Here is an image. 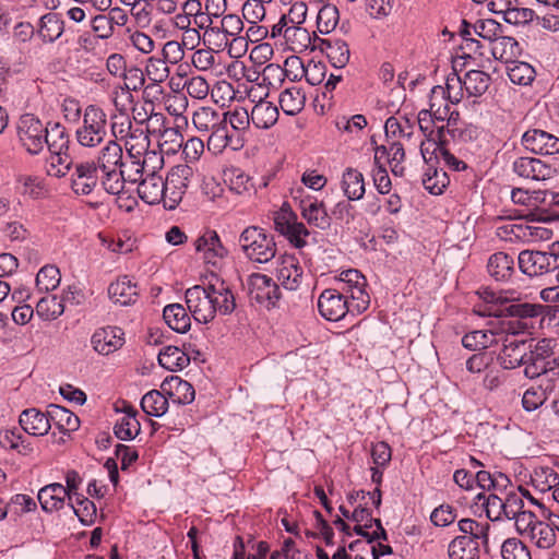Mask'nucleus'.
I'll list each match as a JSON object with an SVG mask.
<instances>
[{
  "instance_id": "nucleus-1",
  "label": "nucleus",
  "mask_w": 559,
  "mask_h": 559,
  "mask_svg": "<svg viewBox=\"0 0 559 559\" xmlns=\"http://www.w3.org/2000/svg\"><path fill=\"white\" fill-rule=\"evenodd\" d=\"M187 307L198 323H210L216 313L227 316L236 309V300L225 282L194 285L185 293Z\"/></svg>"
},
{
  "instance_id": "nucleus-2",
  "label": "nucleus",
  "mask_w": 559,
  "mask_h": 559,
  "mask_svg": "<svg viewBox=\"0 0 559 559\" xmlns=\"http://www.w3.org/2000/svg\"><path fill=\"white\" fill-rule=\"evenodd\" d=\"M44 146L47 145L51 154L48 175L63 177L70 170L73 160L69 154L70 135L64 126L59 122L46 124Z\"/></svg>"
},
{
  "instance_id": "nucleus-3",
  "label": "nucleus",
  "mask_w": 559,
  "mask_h": 559,
  "mask_svg": "<svg viewBox=\"0 0 559 559\" xmlns=\"http://www.w3.org/2000/svg\"><path fill=\"white\" fill-rule=\"evenodd\" d=\"M238 245L243 255L254 263H267L276 255L273 235L259 226H248L239 235Z\"/></svg>"
},
{
  "instance_id": "nucleus-4",
  "label": "nucleus",
  "mask_w": 559,
  "mask_h": 559,
  "mask_svg": "<svg viewBox=\"0 0 559 559\" xmlns=\"http://www.w3.org/2000/svg\"><path fill=\"white\" fill-rule=\"evenodd\" d=\"M107 136V115L95 105H88L83 112L82 124L75 131V138L84 147H95Z\"/></svg>"
},
{
  "instance_id": "nucleus-5",
  "label": "nucleus",
  "mask_w": 559,
  "mask_h": 559,
  "mask_svg": "<svg viewBox=\"0 0 559 559\" xmlns=\"http://www.w3.org/2000/svg\"><path fill=\"white\" fill-rule=\"evenodd\" d=\"M193 170L188 165L174 166L164 179V207L175 210L187 192Z\"/></svg>"
},
{
  "instance_id": "nucleus-6",
  "label": "nucleus",
  "mask_w": 559,
  "mask_h": 559,
  "mask_svg": "<svg viewBox=\"0 0 559 559\" xmlns=\"http://www.w3.org/2000/svg\"><path fill=\"white\" fill-rule=\"evenodd\" d=\"M338 280L340 290L346 298L352 299L353 309L358 313L365 311L370 304L369 294L366 292V277L358 270L349 269L343 271Z\"/></svg>"
},
{
  "instance_id": "nucleus-7",
  "label": "nucleus",
  "mask_w": 559,
  "mask_h": 559,
  "mask_svg": "<svg viewBox=\"0 0 559 559\" xmlns=\"http://www.w3.org/2000/svg\"><path fill=\"white\" fill-rule=\"evenodd\" d=\"M46 131V126L34 115H23L19 120V141L29 154L36 155L43 151Z\"/></svg>"
},
{
  "instance_id": "nucleus-8",
  "label": "nucleus",
  "mask_w": 559,
  "mask_h": 559,
  "mask_svg": "<svg viewBox=\"0 0 559 559\" xmlns=\"http://www.w3.org/2000/svg\"><path fill=\"white\" fill-rule=\"evenodd\" d=\"M499 338L502 344V349L498 355L501 367L504 369H514L523 365L533 347V340L519 338L511 335H503Z\"/></svg>"
},
{
  "instance_id": "nucleus-9",
  "label": "nucleus",
  "mask_w": 559,
  "mask_h": 559,
  "mask_svg": "<svg viewBox=\"0 0 559 559\" xmlns=\"http://www.w3.org/2000/svg\"><path fill=\"white\" fill-rule=\"evenodd\" d=\"M247 285L250 300L266 308L274 307L281 297L278 285L265 274H251Z\"/></svg>"
},
{
  "instance_id": "nucleus-10",
  "label": "nucleus",
  "mask_w": 559,
  "mask_h": 559,
  "mask_svg": "<svg viewBox=\"0 0 559 559\" xmlns=\"http://www.w3.org/2000/svg\"><path fill=\"white\" fill-rule=\"evenodd\" d=\"M274 226L296 248H304L307 245L306 237L309 236V230L302 223L297 222L296 215L290 210L283 206L276 212Z\"/></svg>"
},
{
  "instance_id": "nucleus-11",
  "label": "nucleus",
  "mask_w": 559,
  "mask_h": 559,
  "mask_svg": "<svg viewBox=\"0 0 559 559\" xmlns=\"http://www.w3.org/2000/svg\"><path fill=\"white\" fill-rule=\"evenodd\" d=\"M353 305L340 289L335 288L324 289L318 299L319 312L329 321H340L347 312H354Z\"/></svg>"
},
{
  "instance_id": "nucleus-12",
  "label": "nucleus",
  "mask_w": 559,
  "mask_h": 559,
  "mask_svg": "<svg viewBox=\"0 0 559 559\" xmlns=\"http://www.w3.org/2000/svg\"><path fill=\"white\" fill-rule=\"evenodd\" d=\"M547 233L548 230L546 228L528 225L526 222L522 221L507 222L497 227L496 230L500 239L510 242H527L537 238L543 239Z\"/></svg>"
},
{
  "instance_id": "nucleus-13",
  "label": "nucleus",
  "mask_w": 559,
  "mask_h": 559,
  "mask_svg": "<svg viewBox=\"0 0 559 559\" xmlns=\"http://www.w3.org/2000/svg\"><path fill=\"white\" fill-rule=\"evenodd\" d=\"M513 171L521 178L536 181L547 180L557 174V169L535 157H519L513 162Z\"/></svg>"
},
{
  "instance_id": "nucleus-14",
  "label": "nucleus",
  "mask_w": 559,
  "mask_h": 559,
  "mask_svg": "<svg viewBox=\"0 0 559 559\" xmlns=\"http://www.w3.org/2000/svg\"><path fill=\"white\" fill-rule=\"evenodd\" d=\"M100 170L95 162H81L75 164L71 175V187L75 194L87 195L98 183Z\"/></svg>"
},
{
  "instance_id": "nucleus-15",
  "label": "nucleus",
  "mask_w": 559,
  "mask_h": 559,
  "mask_svg": "<svg viewBox=\"0 0 559 559\" xmlns=\"http://www.w3.org/2000/svg\"><path fill=\"white\" fill-rule=\"evenodd\" d=\"M522 144L534 154L552 155L559 153V138L539 129H531L523 133Z\"/></svg>"
},
{
  "instance_id": "nucleus-16",
  "label": "nucleus",
  "mask_w": 559,
  "mask_h": 559,
  "mask_svg": "<svg viewBox=\"0 0 559 559\" xmlns=\"http://www.w3.org/2000/svg\"><path fill=\"white\" fill-rule=\"evenodd\" d=\"M194 248L206 263L216 265V263L228 254V250L221 241L215 230L207 229L200 235L194 241Z\"/></svg>"
},
{
  "instance_id": "nucleus-17",
  "label": "nucleus",
  "mask_w": 559,
  "mask_h": 559,
  "mask_svg": "<svg viewBox=\"0 0 559 559\" xmlns=\"http://www.w3.org/2000/svg\"><path fill=\"white\" fill-rule=\"evenodd\" d=\"M276 276L285 289L297 290L302 283L304 269L295 255L285 254L278 260Z\"/></svg>"
},
{
  "instance_id": "nucleus-18",
  "label": "nucleus",
  "mask_w": 559,
  "mask_h": 559,
  "mask_svg": "<svg viewBox=\"0 0 559 559\" xmlns=\"http://www.w3.org/2000/svg\"><path fill=\"white\" fill-rule=\"evenodd\" d=\"M123 332L117 326L100 328L91 338L93 348L100 355H109L123 345Z\"/></svg>"
},
{
  "instance_id": "nucleus-19",
  "label": "nucleus",
  "mask_w": 559,
  "mask_h": 559,
  "mask_svg": "<svg viewBox=\"0 0 559 559\" xmlns=\"http://www.w3.org/2000/svg\"><path fill=\"white\" fill-rule=\"evenodd\" d=\"M162 132L160 128H153L145 126L132 124L129 129L127 138L122 139L124 142L126 150L130 157H140L144 152L147 151L150 145V133Z\"/></svg>"
},
{
  "instance_id": "nucleus-20",
  "label": "nucleus",
  "mask_w": 559,
  "mask_h": 559,
  "mask_svg": "<svg viewBox=\"0 0 559 559\" xmlns=\"http://www.w3.org/2000/svg\"><path fill=\"white\" fill-rule=\"evenodd\" d=\"M520 270L528 276H538L551 271L550 257L542 251L524 250L518 257Z\"/></svg>"
},
{
  "instance_id": "nucleus-21",
  "label": "nucleus",
  "mask_w": 559,
  "mask_h": 559,
  "mask_svg": "<svg viewBox=\"0 0 559 559\" xmlns=\"http://www.w3.org/2000/svg\"><path fill=\"white\" fill-rule=\"evenodd\" d=\"M162 391L177 404H190L193 402L195 391L193 386L178 376L167 377L162 385Z\"/></svg>"
},
{
  "instance_id": "nucleus-22",
  "label": "nucleus",
  "mask_w": 559,
  "mask_h": 559,
  "mask_svg": "<svg viewBox=\"0 0 559 559\" xmlns=\"http://www.w3.org/2000/svg\"><path fill=\"white\" fill-rule=\"evenodd\" d=\"M20 425L32 436H45L51 428L50 417L37 408L24 409L20 415Z\"/></svg>"
},
{
  "instance_id": "nucleus-23",
  "label": "nucleus",
  "mask_w": 559,
  "mask_h": 559,
  "mask_svg": "<svg viewBox=\"0 0 559 559\" xmlns=\"http://www.w3.org/2000/svg\"><path fill=\"white\" fill-rule=\"evenodd\" d=\"M138 194L147 204L164 203V178L155 170L147 174L139 182Z\"/></svg>"
},
{
  "instance_id": "nucleus-24",
  "label": "nucleus",
  "mask_w": 559,
  "mask_h": 559,
  "mask_svg": "<svg viewBox=\"0 0 559 559\" xmlns=\"http://www.w3.org/2000/svg\"><path fill=\"white\" fill-rule=\"evenodd\" d=\"M131 160L123 162L121 169L124 171L126 180L131 182H140L143 174L146 171V167L150 163L158 164L162 166L164 158L156 152H144L143 159L140 157H130Z\"/></svg>"
},
{
  "instance_id": "nucleus-25",
  "label": "nucleus",
  "mask_w": 559,
  "mask_h": 559,
  "mask_svg": "<svg viewBox=\"0 0 559 559\" xmlns=\"http://www.w3.org/2000/svg\"><path fill=\"white\" fill-rule=\"evenodd\" d=\"M459 528L463 535L460 537H466L472 539L476 546L483 547L485 552H489V530L490 524L488 522H477L473 519H462L459 521Z\"/></svg>"
},
{
  "instance_id": "nucleus-26",
  "label": "nucleus",
  "mask_w": 559,
  "mask_h": 559,
  "mask_svg": "<svg viewBox=\"0 0 559 559\" xmlns=\"http://www.w3.org/2000/svg\"><path fill=\"white\" fill-rule=\"evenodd\" d=\"M69 491L59 483L49 484L43 487L37 499L45 512H55L63 508Z\"/></svg>"
},
{
  "instance_id": "nucleus-27",
  "label": "nucleus",
  "mask_w": 559,
  "mask_h": 559,
  "mask_svg": "<svg viewBox=\"0 0 559 559\" xmlns=\"http://www.w3.org/2000/svg\"><path fill=\"white\" fill-rule=\"evenodd\" d=\"M108 295L115 304L128 306L135 302L138 287L129 276L124 275L109 285Z\"/></svg>"
},
{
  "instance_id": "nucleus-28",
  "label": "nucleus",
  "mask_w": 559,
  "mask_h": 559,
  "mask_svg": "<svg viewBox=\"0 0 559 559\" xmlns=\"http://www.w3.org/2000/svg\"><path fill=\"white\" fill-rule=\"evenodd\" d=\"M549 361L546 347L542 343L536 344L535 349L530 350L523 362L525 366L524 374L530 379L542 378L547 371Z\"/></svg>"
},
{
  "instance_id": "nucleus-29",
  "label": "nucleus",
  "mask_w": 559,
  "mask_h": 559,
  "mask_svg": "<svg viewBox=\"0 0 559 559\" xmlns=\"http://www.w3.org/2000/svg\"><path fill=\"white\" fill-rule=\"evenodd\" d=\"M154 107V103L146 99L142 104H134L131 108L133 123L150 127V129L160 128L166 117L162 112H155Z\"/></svg>"
},
{
  "instance_id": "nucleus-30",
  "label": "nucleus",
  "mask_w": 559,
  "mask_h": 559,
  "mask_svg": "<svg viewBox=\"0 0 559 559\" xmlns=\"http://www.w3.org/2000/svg\"><path fill=\"white\" fill-rule=\"evenodd\" d=\"M300 210L302 217L308 224L320 229L330 227V217L324 207L323 202L317 200L306 199L300 201Z\"/></svg>"
},
{
  "instance_id": "nucleus-31",
  "label": "nucleus",
  "mask_w": 559,
  "mask_h": 559,
  "mask_svg": "<svg viewBox=\"0 0 559 559\" xmlns=\"http://www.w3.org/2000/svg\"><path fill=\"white\" fill-rule=\"evenodd\" d=\"M498 335L499 333L493 330H474L462 337V345L473 352H483L500 343Z\"/></svg>"
},
{
  "instance_id": "nucleus-32",
  "label": "nucleus",
  "mask_w": 559,
  "mask_h": 559,
  "mask_svg": "<svg viewBox=\"0 0 559 559\" xmlns=\"http://www.w3.org/2000/svg\"><path fill=\"white\" fill-rule=\"evenodd\" d=\"M278 108L271 102L259 100L251 109V122L259 129H269L278 120Z\"/></svg>"
},
{
  "instance_id": "nucleus-33",
  "label": "nucleus",
  "mask_w": 559,
  "mask_h": 559,
  "mask_svg": "<svg viewBox=\"0 0 559 559\" xmlns=\"http://www.w3.org/2000/svg\"><path fill=\"white\" fill-rule=\"evenodd\" d=\"M207 139V148L214 154L222 153L227 146H231L234 150L239 148L242 144L239 138L234 141V135L229 133L226 122H221L214 129L210 131Z\"/></svg>"
},
{
  "instance_id": "nucleus-34",
  "label": "nucleus",
  "mask_w": 559,
  "mask_h": 559,
  "mask_svg": "<svg viewBox=\"0 0 559 559\" xmlns=\"http://www.w3.org/2000/svg\"><path fill=\"white\" fill-rule=\"evenodd\" d=\"M490 51L496 60L509 63L520 55L521 48L515 38L502 33L490 44Z\"/></svg>"
},
{
  "instance_id": "nucleus-35",
  "label": "nucleus",
  "mask_w": 559,
  "mask_h": 559,
  "mask_svg": "<svg viewBox=\"0 0 559 559\" xmlns=\"http://www.w3.org/2000/svg\"><path fill=\"white\" fill-rule=\"evenodd\" d=\"M487 269L496 281H507L514 272V259L506 252H496L489 258Z\"/></svg>"
},
{
  "instance_id": "nucleus-36",
  "label": "nucleus",
  "mask_w": 559,
  "mask_h": 559,
  "mask_svg": "<svg viewBox=\"0 0 559 559\" xmlns=\"http://www.w3.org/2000/svg\"><path fill=\"white\" fill-rule=\"evenodd\" d=\"M124 415L117 421L114 427L115 436L123 441L134 439L140 430V423L136 419V411L132 406H126Z\"/></svg>"
},
{
  "instance_id": "nucleus-37",
  "label": "nucleus",
  "mask_w": 559,
  "mask_h": 559,
  "mask_svg": "<svg viewBox=\"0 0 559 559\" xmlns=\"http://www.w3.org/2000/svg\"><path fill=\"white\" fill-rule=\"evenodd\" d=\"M421 182L424 188L433 195H440L450 183L448 174L436 165H429L425 168Z\"/></svg>"
},
{
  "instance_id": "nucleus-38",
  "label": "nucleus",
  "mask_w": 559,
  "mask_h": 559,
  "mask_svg": "<svg viewBox=\"0 0 559 559\" xmlns=\"http://www.w3.org/2000/svg\"><path fill=\"white\" fill-rule=\"evenodd\" d=\"M163 318L167 325L178 333H186L191 326L190 316L180 304L166 306L163 311Z\"/></svg>"
},
{
  "instance_id": "nucleus-39",
  "label": "nucleus",
  "mask_w": 559,
  "mask_h": 559,
  "mask_svg": "<svg viewBox=\"0 0 559 559\" xmlns=\"http://www.w3.org/2000/svg\"><path fill=\"white\" fill-rule=\"evenodd\" d=\"M278 103L285 115L296 116L305 107L306 95L300 87L292 86L280 94Z\"/></svg>"
},
{
  "instance_id": "nucleus-40",
  "label": "nucleus",
  "mask_w": 559,
  "mask_h": 559,
  "mask_svg": "<svg viewBox=\"0 0 559 559\" xmlns=\"http://www.w3.org/2000/svg\"><path fill=\"white\" fill-rule=\"evenodd\" d=\"M321 49L325 50L328 58L335 68H344L349 61V47L342 39H322Z\"/></svg>"
},
{
  "instance_id": "nucleus-41",
  "label": "nucleus",
  "mask_w": 559,
  "mask_h": 559,
  "mask_svg": "<svg viewBox=\"0 0 559 559\" xmlns=\"http://www.w3.org/2000/svg\"><path fill=\"white\" fill-rule=\"evenodd\" d=\"M48 416L51 426L55 425L62 432L75 431L80 426V419L76 415L56 404L48 406Z\"/></svg>"
},
{
  "instance_id": "nucleus-42",
  "label": "nucleus",
  "mask_w": 559,
  "mask_h": 559,
  "mask_svg": "<svg viewBox=\"0 0 559 559\" xmlns=\"http://www.w3.org/2000/svg\"><path fill=\"white\" fill-rule=\"evenodd\" d=\"M95 164L99 170L121 168L123 166L121 145L114 140L108 141L100 150Z\"/></svg>"
},
{
  "instance_id": "nucleus-43",
  "label": "nucleus",
  "mask_w": 559,
  "mask_h": 559,
  "mask_svg": "<svg viewBox=\"0 0 559 559\" xmlns=\"http://www.w3.org/2000/svg\"><path fill=\"white\" fill-rule=\"evenodd\" d=\"M158 364L169 371H177L190 364V357L177 346H166L158 354Z\"/></svg>"
},
{
  "instance_id": "nucleus-44",
  "label": "nucleus",
  "mask_w": 559,
  "mask_h": 559,
  "mask_svg": "<svg viewBox=\"0 0 559 559\" xmlns=\"http://www.w3.org/2000/svg\"><path fill=\"white\" fill-rule=\"evenodd\" d=\"M63 31V21L55 13H47L39 20L37 35L44 43H53L62 35Z\"/></svg>"
},
{
  "instance_id": "nucleus-45",
  "label": "nucleus",
  "mask_w": 559,
  "mask_h": 559,
  "mask_svg": "<svg viewBox=\"0 0 559 559\" xmlns=\"http://www.w3.org/2000/svg\"><path fill=\"white\" fill-rule=\"evenodd\" d=\"M450 559H479L480 547L466 537H455L448 547Z\"/></svg>"
},
{
  "instance_id": "nucleus-46",
  "label": "nucleus",
  "mask_w": 559,
  "mask_h": 559,
  "mask_svg": "<svg viewBox=\"0 0 559 559\" xmlns=\"http://www.w3.org/2000/svg\"><path fill=\"white\" fill-rule=\"evenodd\" d=\"M168 397L163 391L152 390L141 400V408L150 416L160 417L168 409Z\"/></svg>"
},
{
  "instance_id": "nucleus-47",
  "label": "nucleus",
  "mask_w": 559,
  "mask_h": 559,
  "mask_svg": "<svg viewBox=\"0 0 559 559\" xmlns=\"http://www.w3.org/2000/svg\"><path fill=\"white\" fill-rule=\"evenodd\" d=\"M491 78L480 70H469L462 80V85L469 96H481L490 85Z\"/></svg>"
},
{
  "instance_id": "nucleus-48",
  "label": "nucleus",
  "mask_w": 559,
  "mask_h": 559,
  "mask_svg": "<svg viewBox=\"0 0 559 559\" xmlns=\"http://www.w3.org/2000/svg\"><path fill=\"white\" fill-rule=\"evenodd\" d=\"M342 189L349 200H359L365 193V182L361 173L347 168L343 174Z\"/></svg>"
},
{
  "instance_id": "nucleus-49",
  "label": "nucleus",
  "mask_w": 559,
  "mask_h": 559,
  "mask_svg": "<svg viewBox=\"0 0 559 559\" xmlns=\"http://www.w3.org/2000/svg\"><path fill=\"white\" fill-rule=\"evenodd\" d=\"M226 122L222 115L212 107H200L192 116V122L199 132L209 133L218 123Z\"/></svg>"
},
{
  "instance_id": "nucleus-50",
  "label": "nucleus",
  "mask_w": 559,
  "mask_h": 559,
  "mask_svg": "<svg viewBox=\"0 0 559 559\" xmlns=\"http://www.w3.org/2000/svg\"><path fill=\"white\" fill-rule=\"evenodd\" d=\"M35 311L40 319L51 321L63 313L64 306L57 296H45L38 300Z\"/></svg>"
},
{
  "instance_id": "nucleus-51",
  "label": "nucleus",
  "mask_w": 559,
  "mask_h": 559,
  "mask_svg": "<svg viewBox=\"0 0 559 559\" xmlns=\"http://www.w3.org/2000/svg\"><path fill=\"white\" fill-rule=\"evenodd\" d=\"M285 66L300 67L306 81L311 85L320 84L324 79V67L313 62L304 64L299 57L293 56L286 59Z\"/></svg>"
},
{
  "instance_id": "nucleus-52",
  "label": "nucleus",
  "mask_w": 559,
  "mask_h": 559,
  "mask_svg": "<svg viewBox=\"0 0 559 559\" xmlns=\"http://www.w3.org/2000/svg\"><path fill=\"white\" fill-rule=\"evenodd\" d=\"M340 21V13L336 5L323 4L318 12L317 26L320 33L329 34L335 29Z\"/></svg>"
},
{
  "instance_id": "nucleus-53",
  "label": "nucleus",
  "mask_w": 559,
  "mask_h": 559,
  "mask_svg": "<svg viewBox=\"0 0 559 559\" xmlns=\"http://www.w3.org/2000/svg\"><path fill=\"white\" fill-rule=\"evenodd\" d=\"M535 69L527 62L511 61L508 67V75L512 83L518 85H528L535 79Z\"/></svg>"
},
{
  "instance_id": "nucleus-54",
  "label": "nucleus",
  "mask_w": 559,
  "mask_h": 559,
  "mask_svg": "<svg viewBox=\"0 0 559 559\" xmlns=\"http://www.w3.org/2000/svg\"><path fill=\"white\" fill-rule=\"evenodd\" d=\"M230 41L231 39L218 26H207L204 31L203 43L215 52L229 47V53H231Z\"/></svg>"
},
{
  "instance_id": "nucleus-55",
  "label": "nucleus",
  "mask_w": 559,
  "mask_h": 559,
  "mask_svg": "<svg viewBox=\"0 0 559 559\" xmlns=\"http://www.w3.org/2000/svg\"><path fill=\"white\" fill-rule=\"evenodd\" d=\"M229 38H231L230 41V49L235 45H242L246 43L243 37H238V35L243 29V23L241 19L236 14H227L224 15L221 20V25L218 26Z\"/></svg>"
},
{
  "instance_id": "nucleus-56",
  "label": "nucleus",
  "mask_w": 559,
  "mask_h": 559,
  "mask_svg": "<svg viewBox=\"0 0 559 559\" xmlns=\"http://www.w3.org/2000/svg\"><path fill=\"white\" fill-rule=\"evenodd\" d=\"M60 271L55 265L43 266L36 276V287L39 292L56 289L60 284Z\"/></svg>"
},
{
  "instance_id": "nucleus-57",
  "label": "nucleus",
  "mask_w": 559,
  "mask_h": 559,
  "mask_svg": "<svg viewBox=\"0 0 559 559\" xmlns=\"http://www.w3.org/2000/svg\"><path fill=\"white\" fill-rule=\"evenodd\" d=\"M554 386L550 384H546L543 386V384H539L537 389L530 388L527 389L522 397V405L523 408L527 412H533L537 409L539 406L544 404L547 396L546 394L549 392H552Z\"/></svg>"
},
{
  "instance_id": "nucleus-58",
  "label": "nucleus",
  "mask_w": 559,
  "mask_h": 559,
  "mask_svg": "<svg viewBox=\"0 0 559 559\" xmlns=\"http://www.w3.org/2000/svg\"><path fill=\"white\" fill-rule=\"evenodd\" d=\"M122 76L124 84L120 87L121 97L127 102H133L131 91H136L144 84V73L139 68H131L128 71L126 70Z\"/></svg>"
},
{
  "instance_id": "nucleus-59",
  "label": "nucleus",
  "mask_w": 559,
  "mask_h": 559,
  "mask_svg": "<svg viewBox=\"0 0 559 559\" xmlns=\"http://www.w3.org/2000/svg\"><path fill=\"white\" fill-rule=\"evenodd\" d=\"M168 63L162 57L152 56L146 60L145 74L153 83H162L170 73Z\"/></svg>"
},
{
  "instance_id": "nucleus-60",
  "label": "nucleus",
  "mask_w": 559,
  "mask_h": 559,
  "mask_svg": "<svg viewBox=\"0 0 559 559\" xmlns=\"http://www.w3.org/2000/svg\"><path fill=\"white\" fill-rule=\"evenodd\" d=\"M102 186L110 194H120L123 191L126 177L121 168L100 170Z\"/></svg>"
},
{
  "instance_id": "nucleus-61",
  "label": "nucleus",
  "mask_w": 559,
  "mask_h": 559,
  "mask_svg": "<svg viewBox=\"0 0 559 559\" xmlns=\"http://www.w3.org/2000/svg\"><path fill=\"white\" fill-rule=\"evenodd\" d=\"M531 329H533V323L531 321L511 317L509 320L501 321L497 333H499V337L503 335L519 337L522 334L530 333Z\"/></svg>"
},
{
  "instance_id": "nucleus-62",
  "label": "nucleus",
  "mask_w": 559,
  "mask_h": 559,
  "mask_svg": "<svg viewBox=\"0 0 559 559\" xmlns=\"http://www.w3.org/2000/svg\"><path fill=\"white\" fill-rule=\"evenodd\" d=\"M532 539L536 546L542 549H549L556 544V533L554 527L547 525L544 521L537 523L533 532L531 533Z\"/></svg>"
},
{
  "instance_id": "nucleus-63",
  "label": "nucleus",
  "mask_w": 559,
  "mask_h": 559,
  "mask_svg": "<svg viewBox=\"0 0 559 559\" xmlns=\"http://www.w3.org/2000/svg\"><path fill=\"white\" fill-rule=\"evenodd\" d=\"M503 559H532L531 552L525 544L518 538H508L501 546Z\"/></svg>"
},
{
  "instance_id": "nucleus-64",
  "label": "nucleus",
  "mask_w": 559,
  "mask_h": 559,
  "mask_svg": "<svg viewBox=\"0 0 559 559\" xmlns=\"http://www.w3.org/2000/svg\"><path fill=\"white\" fill-rule=\"evenodd\" d=\"M473 29L479 37L488 40L489 45L503 33L502 25L492 19L477 21Z\"/></svg>"
}]
</instances>
